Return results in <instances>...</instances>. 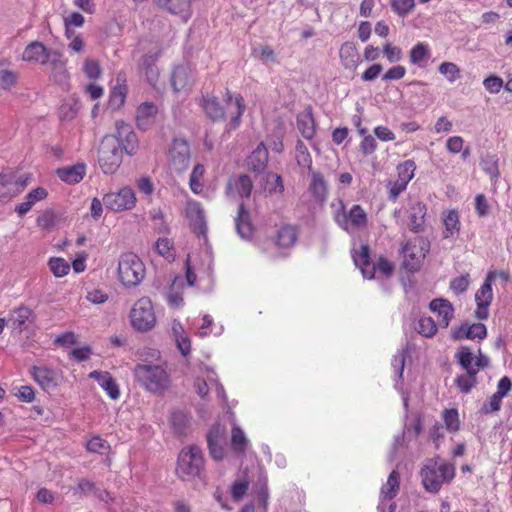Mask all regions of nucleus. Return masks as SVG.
Segmentation results:
<instances>
[{
	"label": "nucleus",
	"mask_w": 512,
	"mask_h": 512,
	"mask_svg": "<svg viewBox=\"0 0 512 512\" xmlns=\"http://www.w3.org/2000/svg\"><path fill=\"white\" fill-rule=\"evenodd\" d=\"M502 398L497 394H493L487 402H485L481 408L482 413L490 414L497 412L501 408Z\"/></svg>",
	"instance_id": "680f3d73"
},
{
	"label": "nucleus",
	"mask_w": 512,
	"mask_h": 512,
	"mask_svg": "<svg viewBox=\"0 0 512 512\" xmlns=\"http://www.w3.org/2000/svg\"><path fill=\"white\" fill-rule=\"evenodd\" d=\"M248 440L243 432V430L234 426L232 428V436H231V446L235 453L244 454L247 448Z\"/></svg>",
	"instance_id": "58836bf2"
},
{
	"label": "nucleus",
	"mask_w": 512,
	"mask_h": 512,
	"mask_svg": "<svg viewBox=\"0 0 512 512\" xmlns=\"http://www.w3.org/2000/svg\"><path fill=\"white\" fill-rule=\"evenodd\" d=\"M495 278L494 272H489L475 293L476 310L474 312L475 317L479 320H485L489 317V306L493 299L492 282Z\"/></svg>",
	"instance_id": "9b49d317"
},
{
	"label": "nucleus",
	"mask_w": 512,
	"mask_h": 512,
	"mask_svg": "<svg viewBox=\"0 0 512 512\" xmlns=\"http://www.w3.org/2000/svg\"><path fill=\"white\" fill-rule=\"evenodd\" d=\"M408 228L413 233H423L426 230L427 206L416 198H409L406 208Z\"/></svg>",
	"instance_id": "f8f14e48"
},
{
	"label": "nucleus",
	"mask_w": 512,
	"mask_h": 512,
	"mask_svg": "<svg viewBox=\"0 0 512 512\" xmlns=\"http://www.w3.org/2000/svg\"><path fill=\"white\" fill-rule=\"evenodd\" d=\"M487 337V328L483 323H462L451 329V338L455 341L470 339L483 340Z\"/></svg>",
	"instance_id": "f3484780"
},
{
	"label": "nucleus",
	"mask_w": 512,
	"mask_h": 512,
	"mask_svg": "<svg viewBox=\"0 0 512 512\" xmlns=\"http://www.w3.org/2000/svg\"><path fill=\"white\" fill-rule=\"evenodd\" d=\"M74 495L88 496L93 494L98 500L108 503L112 501L111 495L108 491L96 487L95 483L86 479L81 478L77 486L73 489Z\"/></svg>",
	"instance_id": "412c9836"
},
{
	"label": "nucleus",
	"mask_w": 512,
	"mask_h": 512,
	"mask_svg": "<svg viewBox=\"0 0 512 512\" xmlns=\"http://www.w3.org/2000/svg\"><path fill=\"white\" fill-rule=\"evenodd\" d=\"M193 83L191 70L186 66H177L171 74V85L174 92L188 91Z\"/></svg>",
	"instance_id": "4be33fe9"
},
{
	"label": "nucleus",
	"mask_w": 512,
	"mask_h": 512,
	"mask_svg": "<svg viewBox=\"0 0 512 512\" xmlns=\"http://www.w3.org/2000/svg\"><path fill=\"white\" fill-rule=\"evenodd\" d=\"M334 220L343 230L349 232L350 227L353 229L364 228L367 225L368 217L359 204H354L349 211H346L343 201H340V208L335 212Z\"/></svg>",
	"instance_id": "6e6552de"
},
{
	"label": "nucleus",
	"mask_w": 512,
	"mask_h": 512,
	"mask_svg": "<svg viewBox=\"0 0 512 512\" xmlns=\"http://www.w3.org/2000/svg\"><path fill=\"white\" fill-rule=\"evenodd\" d=\"M170 165L177 172L185 171L190 164V147L185 139L175 138L169 150Z\"/></svg>",
	"instance_id": "ddd939ff"
},
{
	"label": "nucleus",
	"mask_w": 512,
	"mask_h": 512,
	"mask_svg": "<svg viewBox=\"0 0 512 512\" xmlns=\"http://www.w3.org/2000/svg\"><path fill=\"white\" fill-rule=\"evenodd\" d=\"M498 157L494 154H486L481 158L480 165L483 171L489 175L491 182L496 183L500 172L498 166Z\"/></svg>",
	"instance_id": "f704fd0d"
},
{
	"label": "nucleus",
	"mask_w": 512,
	"mask_h": 512,
	"mask_svg": "<svg viewBox=\"0 0 512 512\" xmlns=\"http://www.w3.org/2000/svg\"><path fill=\"white\" fill-rule=\"evenodd\" d=\"M309 174L311 177L309 191L317 201L324 202L328 195V186L323 174L314 170L309 171Z\"/></svg>",
	"instance_id": "c85d7f7f"
},
{
	"label": "nucleus",
	"mask_w": 512,
	"mask_h": 512,
	"mask_svg": "<svg viewBox=\"0 0 512 512\" xmlns=\"http://www.w3.org/2000/svg\"><path fill=\"white\" fill-rule=\"evenodd\" d=\"M297 128L305 139H312L315 135V120L311 108L298 114Z\"/></svg>",
	"instance_id": "72a5a7b5"
},
{
	"label": "nucleus",
	"mask_w": 512,
	"mask_h": 512,
	"mask_svg": "<svg viewBox=\"0 0 512 512\" xmlns=\"http://www.w3.org/2000/svg\"><path fill=\"white\" fill-rule=\"evenodd\" d=\"M89 377L96 380L101 388L107 392L111 399L116 400L119 398V386L108 371L94 370L89 374Z\"/></svg>",
	"instance_id": "5701e85b"
},
{
	"label": "nucleus",
	"mask_w": 512,
	"mask_h": 512,
	"mask_svg": "<svg viewBox=\"0 0 512 512\" xmlns=\"http://www.w3.org/2000/svg\"><path fill=\"white\" fill-rule=\"evenodd\" d=\"M429 308L441 317L440 323L443 324L444 327H448L454 316V308L450 301L443 298H436L430 302Z\"/></svg>",
	"instance_id": "7c9ffc66"
},
{
	"label": "nucleus",
	"mask_w": 512,
	"mask_h": 512,
	"mask_svg": "<svg viewBox=\"0 0 512 512\" xmlns=\"http://www.w3.org/2000/svg\"><path fill=\"white\" fill-rule=\"evenodd\" d=\"M475 210L479 217H485L489 214V204L484 194L476 195Z\"/></svg>",
	"instance_id": "774afa93"
},
{
	"label": "nucleus",
	"mask_w": 512,
	"mask_h": 512,
	"mask_svg": "<svg viewBox=\"0 0 512 512\" xmlns=\"http://www.w3.org/2000/svg\"><path fill=\"white\" fill-rule=\"evenodd\" d=\"M116 132L105 135L98 150V162L105 174H113L123 161V153L136 154L139 146L138 137L133 127L124 121H116Z\"/></svg>",
	"instance_id": "f257e3e1"
},
{
	"label": "nucleus",
	"mask_w": 512,
	"mask_h": 512,
	"mask_svg": "<svg viewBox=\"0 0 512 512\" xmlns=\"http://www.w3.org/2000/svg\"><path fill=\"white\" fill-rule=\"evenodd\" d=\"M400 490V474L397 470H392L387 481L382 485L379 494L378 512H384V504L387 500L394 499Z\"/></svg>",
	"instance_id": "a211bd4d"
},
{
	"label": "nucleus",
	"mask_w": 512,
	"mask_h": 512,
	"mask_svg": "<svg viewBox=\"0 0 512 512\" xmlns=\"http://www.w3.org/2000/svg\"><path fill=\"white\" fill-rule=\"evenodd\" d=\"M133 373L136 380L152 393L161 394L169 386V375L159 365L137 364Z\"/></svg>",
	"instance_id": "39448f33"
},
{
	"label": "nucleus",
	"mask_w": 512,
	"mask_h": 512,
	"mask_svg": "<svg viewBox=\"0 0 512 512\" xmlns=\"http://www.w3.org/2000/svg\"><path fill=\"white\" fill-rule=\"evenodd\" d=\"M18 74L7 69H0V86L3 89H10L16 85Z\"/></svg>",
	"instance_id": "5fc2aeb1"
},
{
	"label": "nucleus",
	"mask_w": 512,
	"mask_h": 512,
	"mask_svg": "<svg viewBox=\"0 0 512 512\" xmlns=\"http://www.w3.org/2000/svg\"><path fill=\"white\" fill-rule=\"evenodd\" d=\"M103 203L107 209L114 212L131 210L136 205V196L132 188L123 187L117 192L105 194Z\"/></svg>",
	"instance_id": "9d476101"
},
{
	"label": "nucleus",
	"mask_w": 512,
	"mask_h": 512,
	"mask_svg": "<svg viewBox=\"0 0 512 512\" xmlns=\"http://www.w3.org/2000/svg\"><path fill=\"white\" fill-rule=\"evenodd\" d=\"M157 106L150 102L142 103L136 112V124L140 130L146 131L153 124L157 115Z\"/></svg>",
	"instance_id": "b1692460"
},
{
	"label": "nucleus",
	"mask_w": 512,
	"mask_h": 512,
	"mask_svg": "<svg viewBox=\"0 0 512 512\" xmlns=\"http://www.w3.org/2000/svg\"><path fill=\"white\" fill-rule=\"evenodd\" d=\"M296 161L299 166L307 167L309 171L313 170L312 157L307 146L301 140H298L296 143Z\"/></svg>",
	"instance_id": "79ce46f5"
},
{
	"label": "nucleus",
	"mask_w": 512,
	"mask_h": 512,
	"mask_svg": "<svg viewBox=\"0 0 512 512\" xmlns=\"http://www.w3.org/2000/svg\"><path fill=\"white\" fill-rule=\"evenodd\" d=\"M415 6V0H391V7L399 16H405Z\"/></svg>",
	"instance_id": "864d4df0"
},
{
	"label": "nucleus",
	"mask_w": 512,
	"mask_h": 512,
	"mask_svg": "<svg viewBox=\"0 0 512 512\" xmlns=\"http://www.w3.org/2000/svg\"><path fill=\"white\" fill-rule=\"evenodd\" d=\"M416 330L425 337H433L437 332V326L431 317H421Z\"/></svg>",
	"instance_id": "de8ad7c7"
},
{
	"label": "nucleus",
	"mask_w": 512,
	"mask_h": 512,
	"mask_svg": "<svg viewBox=\"0 0 512 512\" xmlns=\"http://www.w3.org/2000/svg\"><path fill=\"white\" fill-rule=\"evenodd\" d=\"M155 58L151 55H145L141 59V67L148 83L155 86L159 78V69L155 64Z\"/></svg>",
	"instance_id": "c9c22d12"
},
{
	"label": "nucleus",
	"mask_w": 512,
	"mask_h": 512,
	"mask_svg": "<svg viewBox=\"0 0 512 512\" xmlns=\"http://www.w3.org/2000/svg\"><path fill=\"white\" fill-rule=\"evenodd\" d=\"M127 95L126 85H118L112 89L109 96V106L112 109H119L125 102Z\"/></svg>",
	"instance_id": "37998d69"
},
{
	"label": "nucleus",
	"mask_w": 512,
	"mask_h": 512,
	"mask_svg": "<svg viewBox=\"0 0 512 512\" xmlns=\"http://www.w3.org/2000/svg\"><path fill=\"white\" fill-rule=\"evenodd\" d=\"M36 223L42 229H49L56 223V216L52 209H46L37 217Z\"/></svg>",
	"instance_id": "6e6d98bb"
},
{
	"label": "nucleus",
	"mask_w": 512,
	"mask_h": 512,
	"mask_svg": "<svg viewBox=\"0 0 512 512\" xmlns=\"http://www.w3.org/2000/svg\"><path fill=\"white\" fill-rule=\"evenodd\" d=\"M298 239V230L293 225L280 227L273 237L274 244L279 248H291Z\"/></svg>",
	"instance_id": "a878e982"
},
{
	"label": "nucleus",
	"mask_w": 512,
	"mask_h": 512,
	"mask_svg": "<svg viewBox=\"0 0 512 512\" xmlns=\"http://www.w3.org/2000/svg\"><path fill=\"white\" fill-rule=\"evenodd\" d=\"M235 226L241 238L249 239L252 236L253 226L250 221V213L243 202L238 206Z\"/></svg>",
	"instance_id": "393cba45"
},
{
	"label": "nucleus",
	"mask_w": 512,
	"mask_h": 512,
	"mask_svg": "<svg viewBox=\"0 0 512 512\" xmlns=\"http://www.w3.org/2000/svg\"><path fill=\"white\" fill-rule=\"evenodd\" d=\"M253 189V181L247 174L231 176L225 187V194L230 199L249 198Z\"/></svg>",
	"instance_id": "4468645a"
},
{
	"label": "nucleus",
	"mask_w": 512,
	"mask_h": 512,
	"mask_svg": "<svg viewBox=\"0 0 512 512\" xmlns=\"http://www.w3.org/2000/svg\"><path fill=\"white\" fill-rule=\"evenodd\" d=\"M341 63L347 69L354 70L360 61V55L353 42H345L339 51Z\"/></svg>",
	"instance_id": "473e14b6"
},
{
	"label": "nucleus",
	"mask_w": 512,
	"mask_h": 512,
	"mask_svg": "<svg viewBox=\"0 0 512 512\" xmlns=\"http://www.w3.org/2000/svg\"><path fill=\"white\" fill-rule=\"evenodd\" d=\"M129 317L135 330L147 332L153 329L156 324V315L150 298L142 297L138 299L134 303Z\"/></svg>",
	"instance_id": "0eeeda50"
},
{
	"label": "nucleus",
	"mask_w": 512,
	"mask_h": 512,
	"mask_svg": "<svg viewBox=\"0 0 512 512\" xmlns=\"http://www.w3.org/2000/svg\"><path fill=\"white\" fill-rule=\"evenodd\" d=\"M205 468V460L201 448L190 445L183 448L177 458L176 475L183 481L201 478Z\"/></svg>",
	"instance_id": "7ed1b4c3"
},
{
	"label": "nucleus",
	"mask_w": 512,
	"mask_h": 512,
	"mask_svg": "<svg viewBox=\"0 0 512 512\" xmlns=\"http://www.w3.org/2000/svg\"><path fill=\"white\" fill-rule=\"evenodd\" d=\"M456 358L458 360V363L460 366L465 369L466 371L469 370H477L475 367H473V354L469 347L462 346L459 348V350L456 353Z\"/></svg>",
	"instance_id": "49530a36"
},
{
	"label": "nucleus",
	"mask_w": 512,
	"mask_h": 512,
	"mask_svg": "<svg viewBox=\"0 0 512 512\" xmlns=\"http://www.w3.org/2000/svg\"><path fill=\"white\" fill-rule=\"evenodd\" d=\"M35 319L36 314L34 311L31 308L22 305L10 312L7 318V326L11 327L12 330L21 333L28 329V327L35 322Z\"/></svg>",
	"instance_id": "2eb2a0df"
},
{
	"label": "nucleus",
	"mask_w": 512,
	"mask_h": 512,
	"mask_svg": "<svg viewBox=\"0 0 512 512\" xmlns=\"http://www.w3.org/2000/svg\"><path fill=\"white\" fill-rule=\"evenodd\" d=\"M439 72L445 75L450 82H454L460 77L459 67L452 62H443L440 64Z\"/></svg>",
	"instance_id": "3c124183"
},
{
	"label": "nucleus",
	"mask_w": 512,
	"mask_h": 512,
	"mask_svg": "<svg viewBox=\"0 0 512 512\" xmlns=\"http://www.w3.org/2000/svg\"><path fill=\"white\" fill-rule=\"evenodd\" d=\"M193 231L198 235H205L207 232V225L205 221L204 212L202 209L198 208L196 211V217L192 221Z\"/></svg>",
	"instance_id": "052dcab7"
},
{
	"label": "nucleus",
	"mask_w": 512,
	"mask_h": 512,
	"mask_svg": "<svg viewBox=\"0 0 512 512\" xmlns=\"http://www.w3.org/2000/svg\"><path fill=\"white\" fill-rule=\"evenodd\" d=\"M420 476L424 489L436 494L444 482H449L454 478L455 468L447 463L438 464L436 461H430L421 469Z\"/></svg>",
	"instance_id": "423d86ee"
},
{
	"label": "nucleus",
	"mask_w": 512,
	"mask_h": 512,
	"mask_svg": "<svg viewBox=\"0 0 512 512\" xmlns=\"http://www.w3.org/2000/svg\"><path fill=\"white\" fill-rule=\"evenodd\" d=\"M483 85L490 93H498L503 87V80L498 76H489L483 81Z\"/></svg>",
	"instance_id": "338daca9"
},
{
	"label": "nucleus",
	"mask_w": 512,
	"mask_h": 512,
	"mask_svg": "<svg viewBox=\"0 0 512 512\" xmlns=\"http://www.w3.org/2000/svg\"><path fill=\"white\" fill-rule=\"evenodd\" d=\"M477 373L478 370L466 371V374H462L456 377L455 385L462 393H469L477 384Z\"/></svg>",
	"instance_id": "e433bc0d"
},
{
	"label": "nucleus",
	"mask_w": 512,
	"mask_h": 512,
	"mask_svg": "<svg viewBox=\"0 0 512 512\" xmlns=\"http://www.w3.org/2000/svg\"><path fill=\"white\" fill-rule=\"evenodd\" d=\"M117 273L120 283L126 288H132L144 280L146 268L138 255L124 252L119 257Z\"/></svg>",
	"instance_id": "20e7f679"
},
{
	"label": "nucleus",
	"mask_w": 512,
	"mask_h": 512,
	"mask_svg": "<svg viewBox=\"0 0 512 512\" xmlns=\"http://www.w3.org/2000/svg\"><path fill=\"white\" fill-rule=\"evenodd\" d=\"M405 358L406 353L404 350L399 351L396 355H394L392 359V367L394 368L395 374L398 379H401L403 376L404 366H405Z\"/></svg>",
	"instance_id": "0e129e2a"
},
{
	"label": "nucleus",
	"mask_w": 512,
	"mask_h": 512,
	"mask_svg": "<svg viewBox=\"0 0 512 512\" xmlns=\"http://www.w3.org/2000/svg\"><path fill=\"white\" fill-rule=\"evenodd\" d=\"M48 265L55 277H63L70 271L69 263L63 258H50Z\"/></svg>",
	"instance_id": "c03bdc74"
},
{
	"label": "nucleus",
	"mask_w": 512,
	"mask_h": 512,
	"mask_svg": "<svg viewBox=\"0 0 512 512\" xmlns=\"http://www.w3.org/2000/svg\"><path fill=\"white\" fill-rule=\"evenodd\" d=\"M11 181L10 174L0 173V203L9 202L15 197L14 186Z\"/></svg>",
	"instance_id": "ea45409f"
},
{
	"label": "nucleus",
	"mask_w": 512,
	"mask_h": 512,
	"mask_svg": "<svg viewBox=\"0 0 512 512\" xmlns=\"http://www.w3.org/2000/svg\"><path fill=\"white\" fill-rule=\"evenodd\" d=\"M415 169L416 165L413 160H406L403 163H400L397 166L398 180L408 184L414 177Z\"/></svg>",
	"instance_id": "a18cd8bd"
},
{
	"label": "nucleus",
	"mask_w": 512,
	"mask_h": 512,
	"mask_svg": "<svg viewBox=\"0 0 512 512\" xmlns=\"http://www.w3.org/2000/svg\"><path fill=\"white\" fill-rule=\"evenodd\" d=\"M268 150L263 143H260L250 154L247 166L256 173L263 172L267 167Z\"/></svg>",
	"instance_id": "cd10ccee"
},
{
	"label": "nucleus",
	"mask_w": 512,
	"mask_h": 512,
	"mask_svg": "<svg viewBox=\"0 0 512 512\" xmlns=\"http://www.w3.org/2000/svg\"><path fill=\"white\" fill-rule=\"evenodd\" d=\"M173 243L168 238H159L155 243V249L158 254L166 258L172 257L171 250Z\"/></svg>",
	"instance_id": "e2e57ef3"
},
{
	"label": "nucleus",
	"mask_w": 512,
	"mask_h": 512,
	"mask_svg": "<svg viewBox=\"0 0 512 512\" xmlns=\"http://www.w3.org/2000/svg\"><path fill=\"white\" fill-rule=\"evenodd\" d=\"M108 447L107 441L100 436L92 437L87 443V450L92 453L102 454L103 450Z\"/></svg>",
	"instance_id": "69168bd1"
},
{
	"label": "nucleus",
	"mask_w": 512,
	"mask_h": 512,
	"mask_svg": "<svg viewBox=\"0 0 512 512\" xmlns=\"http://www.w3.org/2000/svg\"><path fill=\"white\" fill-rule=\"evenodd\" d=\"M410 62L419 67H423V62L430 57L429 46L425 43H417L410 51Z\"/></svg>",
	"instance_id": "4c0bfd02"
},
{
	"label": "nucleus",
	"mask_w": 512,
	"mask_h": 512,
	"mask_svg": "<svg viewBox=\"0 0 512 512\" xmlns=\"http://www.w3.org/2000/svg\"><path fill=\"white\" fill-rule=\"evenodd\" d=\"M443 419L449 431L456 432L459 430V415L456 409H446L443 413Z\"/></svg>",
	"instance_id": "603ef678"
},
{
	"label": "nucleus",
	"mask_w": 512,
	"mask_h": 512,
	"mask_svg": "<svg viewBox=\"0 0 512 512\" xmlns=\"http://www.w3.org/2000/svg\"><path fill=\"white\" fill-rule=\"evenodd\" d=\"M30 373L34 381L45 391L54 390L58 386L57 373L47 366H32Z\"/></svg>",
	"instance_id": "6ab92c4d"
},
{
	"label": "nucleus",
	"mask_w": 512,
	"mask_h": 512,
	"mask_svg": "<svg viewBox=\"0 0 512 512\" xmlns=\"http://www.w3.org/2000/svg\"><path fill=\"white\" fill-rule=\"evenodd\" d=\"M444 238H450L454 236V234H458L460 229V221L458 212L455 210L450 211L444 218Z\"/></svg>",
	"instance_id": "a19ab883"
},
{
	"label": "nucleus",
	"mask_w": 512,
	"mask_h": 512,
	"mask_svg": "<svg viewBox=\"0 0 512 512\" xmlns=\"http://www.w3.org/2000/svg\"><path fill=\"white\" fill-rule=\"evenodd\" d=\"M170 424L177 436H186L191 426V416L182 411L176 410L171 413Z\"/></svg>",
	"instance_id": "2f4dec72"
},
{
	"label": "nucleus",
	"mask_w": 512,
	"mask_h": 512,
	"mask_svg": "<svg viewBox=\"0 0 512 512\" xmlns=\"http://www.w3.org/2000/svg\"><path fill=\"white\" fill-rule=\"evenodd\" d=\"M422 243L423 245L420 247V251H417L416 246L412 245L410 242H407L402 247V251L404 253L403 266L412 273L420 270L422 261L428 251L429 244L424 241Z\"/></svg>",
	"instance_id": "dca6fc26"
},
{
	"label": "nucleus",
	"mask_w": 512,
	"mask_h": 512,
	"mask_svg": "<svg viewBox=\"0 0 512 512\" xmlns=\"http://www.w3.org/2000/svg\"><path fill=\"white\" fill-rule=\"evenodd\" d=\"M253 56L259 58L263 63L267 62H275L276 55L273 49L268 45L260 46L259 48H255L252 52Z\"/></svg>",
	"instance_id": "4d7b16f0"
},
{
	"label": "nucleus",
	"mask_w": 512,
	"mask_h": 512,
	"mask_svg": "<svg viewBox=\"0 0 512 512\" xmlns=\"http://www.w3.org/2000/svg\"><path fill=\"white\" fill-rule=\"evenodd\" d=\"M157 5L167 12L188 19L191 15V0H156Z\"/></svg>",
	"instance_id": "bb28decb"
},
{
	"label": "nucleus",
	"mask_w": 512,
	"mask_h": 512,
	"mask_svg": "<svg viewBox=\"0 0 512 512\" xmlns=\"http://www.w3.org/2000/svg\"><path fill=\"white\" fill-rule=\"evenodd\" d=\"M257 498L259 505L263 510L267 509L269 499V489L267 485V478L264 476L258 480Z\"/></svg>",
	"instance_id": "8fccbe9b"
},
{
	"label": "nucleus",
	"mask_w": 512,
	"mask_h": 512,
	"mask_svg": "<svg viewBox=\"0 0 512 512\" xmlns=\"http://www.w3.org/2000/svg\"><path fill=\"white\" fill-rule=\"evenodd\" d=\"M470 284L469 274L460 275L450 281V289L456 295H460L468 289Z\"/></svg>",
	"instance_id": "09e8293b"
},
{
	"label": "nucleus",
	"mask_w": 512,
	"mask_h": 512,
	"mask_svg": "<svg viewBox=\"0 0 512 512\" xmlns=\"http://www.w3.org/2000/svg\"><path fill=\"white\" fill-rule=\"evenodd\" d=\"M84 73L89 79H98L101 76V67L98 61L94 59H87L84 62Z\"/></svg>",
	"instance_id": "bf43d9fd"
},
{
	"label": "nucleus",
	"mask_w": 512,
	"mask_h": 512,
	"mask_svg": "<svg viewBox=\"0 0 512 512\" xmlns=\"http://www.w3.org/2000/svg\"><path fill=\"white\" fill-rule=\"evenodd\" d=\"M62 54L57 50H48V48L40 41L29 43L22 54L23 61L40 63L42 65L50 63L57 66L60 63Z\"/></svg>",
	"instance_id": "1a4fd4ad"
},
{
	"label": "nucleus",
	"mask_w": 512,
	"mask_h": 512,
	"mask_svg": "<svg viewBox=\"0 0 512 512\" xmlns=\"http://www.w3.org/2000/svg\"><path fill=\"white\" fill-rule=\"evenodd\" d=\"M57 176L68 184L79 183L86 173V166L83 163H77L72 166L58 168Z\"/></svg>",
	"instance_id": "c756f323"
},
{
	"label": "nucleus",
	"mask_w": 512,
	"mask_h": 512,
	"mask_svg": "<svg viewBox=\"0 0 512 512\" xmlns=\"http://www.w3.org/2000/svg\"><path fill=\"white\" fill-rule=\"evenodd\" d=\"M224 440V431L219 425H214L207 433V445L209 453L214 460H222L224 458V448L221 445Z\"/></svg>",
	"instance_id": "aec40b11"
},
{
	"label": "nucleus",
	"mask_w": 512,
	"mask_h": 512,
	"mask_svg": "<svg viewBox=\"0 0 512 512\" xmlns=\"http://www.w3.org/2000/svg\"><path fill=\"white\" fill-rule=\"evenodd\" d=\"M14 390H17L14 395L21 402L32 403L35 400V390L30 385H22Z\"/></svg>",
	"instance_id": "13d9d810"
},
{
	"label": "nucleus",
	"mask_w": 512,
	"mask_h": 512,
	"mask_svg": "<svg viewBox=\"0 0 512 512\" xmlns=\"http://www.w3.org/2000/svg\"><path fill=\"white\" fill-rule=\"evenodd\" d=\"M225 103L226 107L223 108L216 97H204L202 107L206 115L213 121H220L230 117V122L226 126V129L229 131L236 129L240 125L246 106L242 95H236L233 100V96L228 90Z\"/></svg>",
	"instance_id": "f03ea898"
}]
</instances>
